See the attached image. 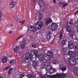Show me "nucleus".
<instances>
[{"instance_id":"obj_1","label":"nucleus","mask_w":78,"mask_h":78,"mask_svg":"<svg viewBox=\"0 0 78 78\" xmlns=\"http://www.w3.org/2000/svg\"><path fill=\"white\" fill-rule=\"evenodd\" d=\"M38 55V52L37 51H32L30 52V54L27 53L25 55L23 56H19V58H20L21 61L22 62H24V63H28L29 62V60H28V58L32 57L33 55H35V57L36 58V56Z\"/></svg>"},{"instance_id":"obj_2","label":"nucleus","mask_w":78,"mask_h":78,"mask_svg":"<svg viewBox=\"0 0 78 78\" xmlns=\"http://www.w3.org/2000/svg\"><path fill=\"white\" fill-rule=\"evenodd\" d=\"M67 75V73L64 74L63 73H61L60 74L58 73L54 75H52L51 76L47 75V76H48V77H50V78H61L62 76H65V75Z\"/></svg>"},{"instance_id":"obj_3","label":"nucleus","mask_w":78,"mask_h":78,"mask_svg":"<svg viewBox=\"0 0 78 78\" xmlns=\"http://www.w3.org/2000/svg\"><path fill=\"white\" fill-rule=\"evenodd\" d=\"M68 60L69 62V64L70 66H75L76 64V60L75 58H73L72 57H70Z\"/></svg>"},{"instance_id":"obj_4","label":"nucleus","mask_w":78,"mask_h":78,"mask_svg":"<svg viewBox=\"0 0 78 78\" xmlns=\"http://www.w3.org/2000/svg\"><path fill=\"white\" fill-rule=\"evenodd\" d=\"M42 66H43L44 68L46 70V71H48V67L50 65V62H41Z\"/></svg>"},{"instance_id":"obj_5","label":"nucleus","mask_w":78,"mask_h":78,"mask_svg":"<svg viewBox=\"0 0 78 78\" xmlns=\"http://www.w3.org/2000/svg\"><path fill=\"white\" fill-rule=\"evenodd\" d=\"M42 25H43V23L41 22H38L36 23L35 25V28H36L37 30V29H41V27Z\"/></svg>"},{"instance_id":"obj_6","label":"nucleus","mask_w":78,"mask_h":78,"mask_svg":"<svg viewBox=\"0 0 78 78\" xmlns=\"http://www.w3.org/2000/svg\"><path fill=\"white\" fill-rule=\"evenodd\" d=\"M28 29L30 31H32L33 32H36L37 31L36 27L33 26H29L28 27Z\"/></svg>"},{"instance_id":"obj_7","label":"nucleus","mask_w":78,"mask_h":78,"mask_svg":"<svg viewBox=\"0 0 78 78\" xmlns=\"http://www.w3.org/2000/svg\"><path fill=\"white\" fill-rule=\"evenodd\" d=\"M44 54H43L42 53H41L39 54V55H37L36 58H38L39 59H40V62H43V59L42 58H44Z\"/></svg>"},{"instance_id":"obj_8","label":"nucleus","mask_w":78,"mask_h":78,"mask_svg":"<svg viewBox=\"0 0 78 78\" xmlns=\"http://www.w3.org/2000/svg\"><path fill=\"white\" fill-rule=\"evenodd\" d=\"M27 43V41L26 40H24L22 41V42L20 43V46L21 48L22 49H24L25 48V46L26 45V43Z\"/></svg>"},{"instance_id":"obj_9","label":"nucleus","mask_w":78,"mask_h":78,"mask_svg":"<svg viewBox=\"0 0 78 78\" xmlns=\"http://www.w3.org/2000/svg\"><path fill=\"white\" fill-rule=\"evenodd\" d=\"M51 30L52 31H56L57 30V26L55 23H53L51 25Z\"/></svg>"},{"instance_id":"obj_10","label":"nucleus","mask_w":78,"mask_h":78,"mask_svg":"<svg viewBox=\"0 0 78 78\" xmlns=\"http://www.w3.org/2000/svg\"><path fill=\"white\" fill-rule=\"evenodd\" d=\"M52 33L50 31H48L47 33V39L49 41L51 37V34Z\"/></svg>"},{"instance_id":"obj_11","label":"nucleus","mask_w":78,"mask_h":78,"mask_svg":"<svg viewBox=\"0 0 78 78\" xmlns=\"http://www.w3.org/2000/svg\"><path fill=\"white\" fill-rule=\"evenodd\" d=\"M15 20L17 23H21L22 25H23V24H24V23H25V20L22 21L21 20L17 18H15Z\"/></svg>"},{"instance_id":"obj_12","label":"nucleus","mask_w":78,"mask_h":78,"mask_svg":"<svg viewBox=\"0 0 78 78\" xmlns=\"http://www.w3.org/2000/svg\"><path fill=\"white\" fill-rule=\"evenodd\" d=\"M49 72H47L46 73H49L50 74V75H51L52 73H53L55 71V69L53 68L52 67H51L50 68V69L49 70Z\"/></svg>"},{"instance_id":"obj_13","label":"nucleus","mask_w":78,"mask_h":78,"mask_svg":"<svg viewBox=\"0 0 78 78\" xmlns=\"http://www.w3.org/2000/svg\"><path fill=\"white\" fill-rule=\"evenodd\" d=\"M68 47L69 49L73 48V42L72 41H70L69 42Z\"/></svg>"},{"instance_id":"obj_14","label":"nucleus","mask_w":78,"mask_h":78,"mask_svg":"<svg viewBox=\"0 0 78 78\" xmlns=\"http://www.w3.org/2000/svg\"><path fill=\"white\" fill-rule=\"evenodd\" d=\"M47 55L48 56H49L51 58H52L53 57V55L52 54V53L50 51H48L47 53Z\"/></svg>"},{"instance_id":"obj_15","label":"nucleus","mask_w":78,"mask_h":78,"mask_svg":"<svg viewBox=\"0 0 78 78\" xmlns=\"http://www.w3.org/2000/svg\"><path fill=\"white\" fill-rule=\"evenodd\" d=\"M51 22H52V20H51L50 18H48L46 20L45 24H46V25H48L50 23H51Z\"/></svg>"},{"instance_id":"obj_16","label":"nucleus","mask_w":78,"mask_h":78,"mask_svg":"<svg viewBox=\"0 0 78 78\" xmlns=\"http://www.w3.org/2000/svg\"><path fill=\"white\" fill-rule=\"evenodd\" d=\"M69 54L70 56H72V57H75V53L74 51H70L69 52Z\"/></svg>"},{"instance_id":"obj_17","label":"nucleus","mask_w":78,"mask_h":78,"mask_svg":"<svg viewBox=\"0 0 78 78\" xmlns=\"http://www.w3.org/2000/svg\"><path fill=\"white\" fill-rule=\"evenodd\" d=\"M16 4V2H12L10 3V7L11 8H12L14 7Z\"/></svg>"},{"instance_id":"obj_18","label":"nucleus","mask_w":78,"mask_h":78,"mask_svg":"<svg viewBox=\"0 0 78 78\" xmlns=\"http://www.w3.org/2000/svg\"><path fill=\"white\" fill-rule=\"evenodd\" d=\"M47 55H44V59L46 61H48L50 59V57Z\"/></svg>"},{"instance_id":"obj_19","label":"nucleus","mask_w":78,"mask_h":78,"mask_svg":"<svg viewBox=\"0 0 78 78\" xmlns=\"http://www.w3.org/2000/svg\"><path fill=\"white\" fill-rule=\"evenodd\" d=\"M29 58L30 59V60L32 61V62H34V61H36V58H34L33 56L32 57H31V56H30V57H28V61H29V60H28V59Z\"/></svg>"},{"instance_id":"obj_20","label":"nucleus","mask_w":78,"mask_h":78,"mask_svg":"<svg viewBox=\"0 0 78 78\" xmlns=\"http://www.w3.org/2000/svg\"><path fill=\"white\" fill-rule=\"evenodd\" d=\"M33 66L34 67V69H36V67L37 66V63L36 62H33Z\"/></svg>"},{"instance_id":"obj_21","label":"nucleus","mask_w":78,"mask_h":78,"mask_svg":"<svg viewBox=\"0 0 78 78\" xmlns=\"http://www.w3.org/2000/svg\"><path fill=\"white\" fill-rule=\"evenodd\" d=\"M66 69L67 68L65 66L62 67L61 68V70L62 72H64L66 71Z\"/></svg>"},{"instance_id":"obj_22","label":"nucleus","mask_w":78,"mask_h":78,"mask_svg":"<svg viewBox=\"0 0 78 78\" xmlns=\"http://www.w3.org/2000/svg\"><path fill=\"white\" fill-rule=\"evenodd\" d=\"M20 48V47L19 46L16 47L15 48H14V51H15V53H16V52H17L18 49H19Z\"/></svg>"},{"instance_id":"obj_23","label":"nucleus","mask_w":78,"mask_h":78,"mask_svg":"<svg viewBox=\"0 0 78 78\" xmlns=\"http://www.w3.org/2000/svg\"><path fill=\"white\" fill-rule=\"evenodd\" d=\"M7 61V58H2V62L4 63H6Z\"/></svg>"},{"instance_id":"obj_24","label":"nucleus","mask_w":78,"mask_h":78,"mask_svg":"<svg viewBox=\"0 0 78 78\" xmlns=\"http://www.w3.org/2000/svg\"><path fill=\"white\" fill-rule=\"evenodd\" d=\"M70 27L68 26L66 27V31L68 32H70L71 31V29H70Z\"/></svg>"},{"instance_id":"obj_25","label":"nucleus","mask_w":78,"mask_h":78,"mask_svg":"<svg viewBox=\"0 0 78 78\" xmlns=\"http://www.w3.org/2000/svg\"><path fill=\"white\" fill-rule=\"evenodd\" d=\"M74 74L78 75V70L76 69L74 70Z\"/></svg>"},{"instance_id":"obj_26","label":"nucleus","mask_w":78,"mask_h":78,"mask_svg":"<svg viewBox=\"0 0 78 78\" xmlns=\"http://www.w3.org/2000/svg\"><path fill=\"white\" fill-rule=\"evenodd\" d=\"M67 26L68 27H71L72 26V23L71 22H68L67 23Z\"/></svg>"},{"instance_id":"obj_27","label":"nucleus","mask_w":78,"mask_h":78,"mask_svg":"<svg viewBox=\"0 0 78 78\" xmlns=\"http://www.w3.org/2000/svg\"><path fill=\"white\" fill-rule=\"evenodd\" d=\"M58 45L59 46H61V47H63L64 46V44L60 43L59 41L58 42Z\"/></svg>"},{"instance_id":"obj_28","label":"nucleus","mask_w":78,"mask_h":78,"mask_svg":"<svg viewBox=\"0 0 78 78\" xmlns=\"http://www.w3.org/2000/svg\"><path fill=\"white\" fill-rule=\"evenodd\" d=\"M43 2L42 0H39V1L38 2V5H40V4H42Z\"/></svg>"},{"instance_id":"obj_29","label":"nucleus","mask_w":78,"mask_h":78,"mask_svg":"<svg viewBox=\"0 0 78 78\" xmlns=\"http://www.w3.org/2000/svg\"><path fill=\"white\" fill-rule=\"evenodd\" d=\"M27 77H28L29 78H34V76H33V75L32 74H30V75H27Z\"/></svg>"},{"instance_id":"obj_30","label":"nucleus","mask_w":78,"mask_h":78,"mask_svg":"<svg viewBox=\"0 0 78 78\" xmlns=\"http://www.w3.org/2000/svg\"><path fill=\"white\" fill-rule=\"evenodd\" d=\"M15 62H16V60H11L9 62V64H13V63H15Z\"/></svg>"},{"instance_id":"obj_31","label":"nucleus","mask_w":78,"mask_h":78,"mask_svg":"<svg viewBox=\"0 0 78 78\" xmlns=\"http://www.w3.org/2000/svg\"><path fill=\"white\" fill-rule=\"evenodd\" d=\"M22 37H23V35L20 36L19 37H18L16 39V41H17V40H19V39H21V38H22Z\"/></svg>"},{"instance_id":"obj_32","label":"nucleus","mask_w":78,"mask_h":78,"mask_svg":"<svg viewBox=\"0 0 78 78\" xmlns=\"http://www.w3.org/2000/svg\"><path fill=\"white\" fill-rule=\"evenodd\" d=\"M69 35H71V36H73V32L72 30H71L69 32Z\"/></svg>"},{"instance_id":"obj_33","label":"nucleus","mask_w":78,"mask_h":78,"mask_svg":"<svg viewBox=\"0 0 78 78\" xmlns=\"http://www.w3.org/2000/svg\"><path fill=\"white\" fill-rule=\"evenodd\" d=\"M63 4H64V2H59L58 3L59 6H61V5H63Z\"/></svg>"},{"instance_id":"obj_34","label":"nucleus","mask_w":78,"mask_h":78,"mask_svg":"<svg viewBox=\"0 0 78 78\" xmlns=\"http://www.w3.org/2000/svg\"><path fill=\"white\" fill-rule=\"evenodd\" d=\"M68 4L67 3H65V2H64L63 4V6H62L63 8H64V7H66V6H67Z\"/></svg>"},{"instance_id":"obj_35","label":"nucleus","mask_w":78,"mask_h":78,"mask_svg":"<svg viewBox=\"0 0 78 78\" xmlns=\"http://www.w3.org/2000/svg\"><path fill=\"white\" fill-rule=\"evenodd\" d=\"M73 25H74V26H75V27H78V23H77V22L73 24Z\"/></svg>"},{"instance_id":"obj_36","label":"nucleus","mask_w":78,"mask_h":78,"mask_svg":"<svg viewBox=\"0 0 78 78\" xmlns=\"http://www.w3.org/2000/svg\"><path fill=\"white\" fill-rule=\"evenodd\" d=\"M62 33H61L60 34V35L59 36V39H61V38H62Z\"/></svg>"},{"instance_id":"obj_37","label":"nucleus","mask_w":78,"mask_h":78,"mask_svg":"<svg viewBox=\"0 0 78 78\" xmlns=\"http://www.w3.org/2000/svg\"><path fill=\"white\" fill-rule=\"evenodd\" d=\"M35 19L36 20H40L39 17L37 16H36L35 17Z\"/></svg>"},{"instance_id":"obj_38","label":"nucleus","mask_w":78,"mask_h":78,"mask_svg":"<svg viewBox=\"0 0 78 78\" xmlns=\"http://www.w3.org/2000/svg\"><path fill=\"white\" fill-rule=\"evenodd\" d=\"M2 13L1 11H0V21L2 20Z\"/></svg>"},{"instance_id":"obj_39","label":"nucleus","mask_w":78,"mask_h":78,"mask_svg":"<svg viewBox=\"0 0 78 78\" xmlns=\"http://www.w3.org/2000/svg\"><path fill=\"white\" fill-rule=\"evenodd\" d=\"M9 67H10L9 66H7L4 69V70H6L8 69H9Z\"/></svg>"},{"instance_id":"obj_40","label":"nucleus","mask_w":78,"mask_h":78,"mask_svg":"<svg viewBox=\"0 0 78 78\" xmlns=\"http://www.w3.org/2000/svg\"><path fill=\"white\" fill-rule=\"evenodd\" d=\"M62 44L64 45V44H66V41L64 40H63L62 41Z\"/></svg>"},{"instance_id":"obj_41","label":"nucleus","mask_w":78,"mask_h":78,"mask_svg":"<svg viewBox=\"0 0 78 78\" xmlns=\"http://www.w3.org/2000/svg\"><path fill=\"white\" fill-rule=\"evenodd\" d=\"M32 47H34V48H36V46L34 44H32Z\"/></svg>"},{"instance_id":"obj_42","label":"nucleus","mask_w":78,"mask_h":78,"mask_svg":"<svg viewBox=\"0 0 78 78\" xmlns=\"http://www.w3.org/2000/svg\"><path fill=\"white\" fill-rule=\"evenodd\" d=\"M8 74H9V75H11V71H9V70Z\"/></svg>"},{"instance_id":"obj_43","label":"nucleus","mask_w":78,"mask_h":78,"mask_svg":"<svg viewBox=\"0 0 78 78\" xmlns=\"http://www.w3.org/2000/svg\"><path fill=\"white\" fill-rule=\"evenodd\" d=\"M9 70L10 72H11V71H12V70H13V69L12 68H9Z\"/></svg>"},{"instance_id":"obj_44","label":"nucleus","mask_w":78,"mask_h":78,"mask_svg":"<svg viewBox=\"0 0 78 78\" xmlns=\"http://www.w3.org/2000/svg\"><path fill=\"white\" fill-rule=\"evenodd\" d=\"M24 76V75L23 74H22L20 75V78H23Z\"/></svg>"},{"instance_id":"obj_45","label":"nucleus","mask_w":78,"mask_h":78,"mask_svg":"<svg viewBox=\"0 0 78 78\" xmlns=\"http://www.w3.org/2000/svg\"><path fill=\"white\" fill-rule=\"evenodd\" d=\"M75 48L76 50H78V45H76L75 46Z\"/></svg>"},{"instance_id":"obj_46","label":"nucleus","mask_w":78,"mask_h":78,"mask_svg":"<svg viewBox=\"0 0 78 78\" xmlns=\"http://www.w3.org/2000/svg\"><path fill=\"white\" fill-rule=\"evenodd\" d=\"M41 8H45V5L44 4L42 6Z\"/></svg>"},{"instance_id":"obj_47","label":"nucleus","mask_w":78,"mask_h":78,"mask_svg":"<svg viewBox=\"0 0 78 78\" xmlns=\"http://www.w3.org/2000/svg\"><path fill=\"white\" fill-rule=\"evenodd\" d=\"M38 18H39L41 20V18H42V17L40 15H39L38 16Z\"/></svg>"},{"instance_id":"obj_48","label":"nucleus","mask_w":78,"mask_h":78,"mask_svg":"<svg viewBox=\"0 0 78 78\" xmlns=\"http://www.w3.org/2000/svg\"><path fill=\"white\" fill-rule=\"evenodd\" d=\"M78 13V10H77V11H76L74 13L75 15H76V14H77V13Z\"/></svg>"},{"instance_id":"obj_49","label":"nucleus","mask_w":78,"mask_h":78,"mask_svg":"<svg viewBox=\"0 0 78 78\" xmlns=\"http://www.w3.org/2000/svg\"><path fill=\"white\" fill-rule=\"evenodd\" d=\"M32 2H33L34 3H35V1H36V0H31Z\"/></svg>"},{"instance_id":"obj_50","label":"nucleus","mask_w":78,"mask_h":78,"mask_svg":"<svg viewBox=\"0 0 78 78\" xmlns=\"http://www.w3.org/2000/svg\"><path fill=\"white\" fill-rule=\"evenodd\" d=\"M66 49H67V48H65L63 49L64 51H66Z\"/></svg>"},{"instance_id":"obj_51","label":"nucleus","mask_w":78,"mask_h":78,"mask_svg":"<svg viewBox=\"0 0 78 78\" xmlns=\"http://www.w3.org/2000/svg\"><path fill=\"white\" fill-rule=\"evenodd\" d=\"M55 1L56 0H53L54 3H56V2Z\"/></svg>"},{"instance_id":"obj_52","label":"nucleus","mask_w":78,"mask_h":78,"mask_svg":"<svg viewBox=\"0 0 78 78\" xmlns=\"http://www.w3.org/2000/svg\"><path fill=\"white\" fill-rule=\"evenodd\" d=\"M12 32V31H10L9 32V34H11Z\"/></svg>"},{"instance_id":"obj_53","label":"nucleus","mask_w":78,"mask_h":78,"mask_svg":"<svg viewBox=\"0 0 78 78\" xmlns=\"http://www.w3.org/2000/svg\"><path fill=\"white\" fill-rule=\"evenodd\" d=\"M75 40L76 41H78V38H76V37L75 38Z\"/></svg>"},{"instance_id":"obj_54","label":"nucleus","mask_w":78,"mask_h":78,"mask_svg":"<svg viewBox=\"0 0 78 78\" xmlns=\"http://www.w3.org/2000/svg\"><path fill=\"white\" fill-rule=\"evenodd\" d=\"M53 63H54V64H56V63L55 62H54Z\"/></svg>"},{"instance_id":"obj_55","label":"nucleus","mask_w":78,"mask_h":78,"mask_svg":"<svg viewBox=\"0 0 78 78\" xmlns=\"http://www.w3.org/2000/svg\"><path fill=\"white\" fill-rule=\"evenodd\" d=\"M0 78H3L2 76H0Z\"/></svg>"}]
</instances>
